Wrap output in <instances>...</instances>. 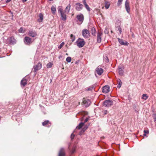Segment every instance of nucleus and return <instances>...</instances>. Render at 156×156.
<instances>
[{"label":"nucleus","instance_id":"obj_12","mask_svg":"<svg viewBox=\"0 0 156 156\" xmlns=\"http://www.w3.org/2000/svg\"><path fill=\"white\" fill-rule=\"evenodd\" d=\"M90 101L89 99H84L83 102V105L86 107L89 106L90 104Z\"/></svg>","mask_w":156,"mask_h":156},{"label":"nucleus","instance_id":"obj_23","mask_svg":"<svg viewBox=\"0 0 156 156\" xmlns=\"http://www.w3.org/2000/svg\"><path fill=\"white\" fill-rule=\"evenodd\" d=\"M91 34L93 36H96V31L95 28L92 27L91 28Z\"/></svg>","mask_w":156,"mask_h":156},{"label":"nucleus","instance_id":"obj_36","mask_svg":"<svg viewBox=\"0 0 156 156\" xmlns=\"http://www.w3.org/2000/svg\"><path fill=\"white\" fill-rule=\"evenodd\" d=\"M52 64L51 62H49L48 63L47 65V68H50L52 66Z\"/></svg>","mask_w":156,"mask_h":156},{"label":"nucleus","instance_id":"obj_30","mask_svg":"<svg viewBox=\"0 0 156 156\" xmlns=\"http://www.w3.org/2000/svg\"><path fill=\"white\" fill-rule=\"evenodd\" d=\"M148 96L146 94H143L142 95V98L145 100H147L148 98Z\"/></svg>","mask_w":156,"mask_h":156},{"label":"nucleus","instance_id":"obj_8","mask_svg":"<svg viewBox=\"0 0 156 156\" xmlns=\"http://www.w3.org/2000/svg\"><path fill=\"white\" fill-rule=\"evenodd\" d=\"M103 33L101 32L98 31L97 33V42L98 43H100L101 41V36H102Z\"/></svg>","mask_w":156,"mask_h":156},{"label":"nucleus","instance_id":"obj_33","mask_svg":"<svg viewBox=\"0 0 156 156\" xmlns=\"http://www.w3.org/2000/svg\"><path fill=\"white\" fill-rule=\"evenodd\" d=\"M65 43L64 42H62L58 46V48L59 49H61L63 46L64 45Z\"/></svg>","mask_w":156,"mask_h":156},{"label":"nucleus","instance_id":"obj_7","mask_svg":"<svg viewBox=\"0 0 156 156\" xmlns=\"http://www.w3.org/2000/svg\"><path fill=\"white\" fill-rule=\"evenodd\" d=\"M24 42L26 45H29L32 42L31 38L28 37L26 36L24 39Z\"/></svg>","mask_w":156,"mask_h":156},{"label":"nucleus","instance_id":"obj_38","mask_svg":"<svg viewBox=\"0 0 156 156\" xmlns=\"http://www.w3.org/2000/svg\"><path fill=\"white\" fill-rule=\"evenodd\" d=\"M144 134L143 135L144 136H146V134H148L149 133V131L148 130H144Z\"/></svg>","mask_w":156,"mask_h":156},{"label":"nucleus","instance_id":"obj_41","mask_svg":"<svg viewBox=\"0 0 156 156\" xmlns=\"http://www.w3.org/2000/svg\"><path fill=\"white\" fill-rule=\"evenodd\" d=\"M153 117L154 119V121L155 122L156 121V115L154 114L153 115Z\"/></svg>","mask_w":156,"mask_h":156},{"label":"nucleus","instance_id":"obj_20","mask_svg":"<svg viewBox=\"0 0 156 156\" xmlns=\"http://www.w3.org/2000/svg\"><path fill=\"white\" fill-rule=\"evenodd\" d=\"M42 124L43 126L47 125V126L48 127L50 126L51 125V123L48 120L45 121L44 122L42 123Z\"/></svg>","mask_w":156,"mask_h":156},{"label":"nucleus","instance_id":"obj_40","mask_svg":"<svg viewBox=\"0 0 156 156\" xmlns=\"http://www.w3.org/2000/svg\"><path fill=\"white\" fill-rule=\"evenodd\" d=\"M108 112V111L107 110H104L102 111V113L104 115H105L107 114Z\"/></svg>","mask_w":156,"mask_h":156},{"label":"nucleus","instance_id":"obj_22","mask_svg":"<svg viewBox=\"0 0 156 156\" xmlns=\"http://www.w3.org/2000/svg\"><path fill=\"white\" fill-rule=\"evenodd\" d=\"M39 18L38 19L37 21L38 22H41L43 20V15L42 13H40L39 14Z\"/></svg>","mask_w":156,"mask_h":156},{"label":"nucleus","instance_id":"obj_37","mask_svg":"<svg viewBox=\"0 0 156 156\" xmlns=\"http://www.w3.org/2000/svg\"><path fill=\"white\" fill-rule=\"evenodd\" d=\"M123 0H118V1L117 2V5L118 6L120 5H121L122 4V2Z\"/></svg>","mask_w":156,"mask_h":156},{"label":"nucleus","instance_id":"obj_39","mask_svg":"<svg viewBox=\"0 0 156 156\" xmlns=\"http://www.w3.org/2000/svg\"><path fill=\"white\" fill-rule=\"evenodd\" d=\"M122 29L121 27L120 26L118 27V30L119 31L120 34L122 33Z\"/></svg>","mask_w":156,"mask_h":156},{"label":"nucleus","instance_id":"obj_18","mask_svg":"<svg viewBox=\"0 0 156 156\" xmlns=\"http://www.w3.org/2000/svg\"><path fill=\"white\" fill-rule=\"evenodd\" d=\"M65 153L64 149L63 148H61L59 151L58 156H65Z\"/></svg>","mask_w":156,"mask_h":156},{"label":"nucleus","instance_id":"obj_13","mask_svg":"<svg viewBox=\"0 0 156 156\" xmlns=\"http://www.w3.org/2000/svg\"><path fill=\"white\" fill-rule=\"evenodd\" d=\"M96 71L98 75H101L103 73V70L102 68L98 67L96 69Z\"/></svg>","mask_w":156,"mask_h":156},{"label":"nucleus","instance_id":"obj_27","mask_svg":"<svg viewBox=\"0 0 156 156\" xmlns=\"http://www.w3.org/2000/svg\"><path fill=\"white\" fill-rule=\"evenodd\" d=\"M83 123L81 122L79 124V125L77 126H76V128L78 129H80L83 126Z\"/></svg>","mask_w":156,"mask_h":156},{"label":"nucleus","instance_id":"obj_10","mask_svg":"<svg viewBox=\"0 0 156 156\" xmlns=\"http://www.w3.org/2000/svg\"><path fill=\"white\" fill-rule=\"evenodd\" d=\"M76 18L77 20L80 22L81 23H82L84 20V16L83 14L80 13L76 16Z\"/></svg>","mask_w":156,"mask_h":156},{"label":"nucleus","instance_id":"obj_44","mask_svg":"<svg viewBox=\"0 0 156 156\" xmlns=\"http://www.w3.org/2000/svg\"><path fill=\"white\" fill-rule=\"evenodd\" d=\"M89 119V118H86L84 120V122L85 123V122H87L88 120Z\"/></svg>","mask_w":156,"mask_h":156},{"label":"nucleus","instance_id":"obj_17","mask_svg":"<svg viewBox=\"0 0 156 156\" xmlns=\"http://www.w3.org/2000/svg\"><path fill=\"white\" fill-rule=\"evenodd\" d=\"M9 41L10 44H14L16 43V41L13 37H12L9 39Z\"/></svg>","mask_w":156,"mask_h":156},{"label":"nucleus","instance_id":"obj_35","mask_svg":"<svg viewBox=\"0 0 156 156\" xmlns=\"http://www.w3.org/2000/svg\"><path fill=\"white\" fill-rule=\"evenodd\" d=\"M85 8H86V9L87 10L89 11V12H90V11L91 10V9L89 7V6H88V5L87 4L86 5H85Z\"/></svg>","mask_w":156,"mask_h":156},{"label":"nucleus","instance_id":"obj_4","mask_svg":"<svg viewBox=\"0 0 156 156\" xmlns=\"http://www.w3.org/2000/svg\"><path fill=\"white\" fill-rule=\"evenodd\" d=\"M28 35L32 37H34L37 36V32L34 30L30 29L29 30Z\"/></svg>","mask_w":156,"mask_h":156},{"label":"nucleus","instance_id":"obj_5","mask_svg":"<svg viewBox=\"0 0 156 156\" xmlns=\"http://www.w3.org/2000/svg\"><path fill=\"white\" fill-rule=\"evenodd\" d=\"M82 35L85 38H87L90 36V33L89 30L87 29H83L82 31Z\"/></svg>","mask_w":156,"mask_h":156},{"label":"nucleus","instance_id":"obj_6","mask_svg":"<svg viewBox=\"0 0 156 156\" xmlns=\"http://www.w3.org/2000/svg\"><path fill=\"white\" fill-rule=\"evenodd\" d=\"M76 10L78 11L81 10L83 8V5L79 2L75 4V5Z\"/></svg>","mask_w":156,"mask_h":156},{"label":"nucleus","instance_id":"obj_48","mask_svg":"<svg viewBox=\"0 0 156 156\" xmlns=\"http://www.w3.org/2000/svg\"><path fill=\"white\" fill-rule=\"evenodd\" d=\"M96 73H95V76H97L96 75Z\"/></svg>","mask_w":156,"mask_h":156},{"label":"nucleus","instance_id":"obj_29","mask_svg":"<svg viewBox=\"0 0 156 156\" xmlns=\"http://www.w3.org/2000/svg\"><path fill=\"white\" fill-rule=\"evenodd\" d=\"M76 148V147L75 145H74L71 151V153L72 154H73L75 152Z\"/></svg>","mask_w":156,"mask_h":156},{"label":"nucleus","instance_id":"obj_16","mask_svg":"<svg viewBox=\"0 0 156 156\" xmlns=\"http://www.w3.org/2000/svg\"><path fill=\"white\" fill-rule=\"evenodd\" d=\"M118 41L119 43L122 45H128V43L126 42H124L122 39H120L119 38H117Z\"/></svg>","mask_w":156,"mask_h":156},{"label":"nucleus","instance_id":"obj_42","mask_svg":"<svg viewBox=\"0 0 156 156\" xmlns=\"http://www.w3.org/2000/svg\"><path fill=\"white\" fill-rule=\"evenodd\" d=\"M74 135L73 133H72L71 135V138L72 139H73L74 137Z\"/></svg>","mask_w":156,"mask_h":156},{"label":"nucleus","instance_id":"obj_1","mask_svg":"<svg viewBox=\"0 0 156 156\" xmlns=\"http://www.w3.org/2000/svg\"><path fill=\"white\" fill-rule=\"evenodd\" d=\"M58 13L60 14L61 19L63 21H65L66 19V16L63 12V10L61 6H59L58 7Z\"/></svg>","mask_w":156,"mask_h":156},{"label":"nucleus","instance_id":"obj_31","mask_svg":"<svg viewBox=\"0 0 156 156\" xmlns=\"http://www.w3.org/2000/svg\"><path fill=\"white\" fill-rule=\"evenodd\" d=\"M70 37L71 39V41L72 42H73L75 40V37L74 35H73V34H71L70 35Z\"/></svg>","mask_w":156,"mask_h":156},{"label":"nucleus","instance_id":"obj_47","mask_svg":"<svg viewBox=\"0 0 156 156\" xmlns=\"http://www.w3.org/2000/svg\"><path fill=\"white\" fill-rule=\"evenodd\" d=\"M11 0H7L6 2H9Z\"/></svg>","mask_w":156,"mask_h":156},{"label":"nucleus","instance_id":"obj_19","mask_svg":"<svg viewBox=\"0 0 156 156\" xmlns=\"http://www.w3.org/2000/svg\"><path fill=\"white\" fill-rule=\"evenodd\" d=\"M27 80L23 78L21 81V86H22L23 87L25 86L27 84Z\"/></svg>","mask_w":156,"mask_h":156},{"label":"nucleus","instance_id":"obj_43","mask_svg":"<svg viewBox=\"0 0 156 156\" xmlns=\"http://www.w3.org/2000/svg\"><path fill=\"white\" fill-rule=\"evenodd\" d=\"M105 59L106 60V62H109V60L107 57L106 56L105 58Z\"/></svg>","mask_w":156,"mask_h":156},{"label":"nucleus","instance_id":"obj_49","mask_svg":"<svg viewBox=\"0 0 156 156\" xmlns=\"http://www.w3.org/2000/svg\"><path fill=\"white\" fill-rule=\"evenodd\" d=\"M88 90H90L89 89H88Z\"/></svg>","mask_w":156,"mask_h":156},{"label":"nucleus","instance_id":"obj_28","mask_svg":"<svg viewBox=\"0 0 156 156\" xmlns=\"http://www.w3.org/2000/svg\"><path fill=\"white\" fill-rule=\"evenodd\" d=\"M19 32L20 33H23L25 32V30H23V27H20L18 30Z\"/></svg>","mask_w":156,"mask_h":156},{"label":"nucleus","instance_id":"obj_46","mask_svg":"<svg viewBox=\"0 0 156 156\" xmlns=\"http://www.w3.org/2000/svg\"><path fill=\"white\" fill-rule=\"evenodd\" d=\"M23 2H24L27 1V0H22Z\"/></svg>","mask_w":156,"mask_h":156},{"label":"nucleus","instance_id":"obj_14","mask_svg":"<svg viewBox=\"0 0 156 156\" xmlns=\"http://www.w3.org/2000/svg\"><path fill=\"white\" fill-rule=\"evenodd\" d=\"M109 87L107 86H105L103 87L102 92L105 93H107L109 91Z\"/></svg>","mask_w":156,"mask_h":156},{"label":"nucleus","instance_id":"obj_2","mask_svg":"<svg viewBox=\"0 0 156 156\" xmlns=\"http://www.w3.org/2000/svg\"><path fill=\"white\" fill-rule=\"evenodd\" d=\"M77 46L79 48H82L83 47L85 44V42L83 39L79 38L76 41Z\"/></svg>","mask_w":156,"mask_h":156},{"label":"nucleus","instance_id":"obj_21","mask_svg":"<svg viewBox=\"0 0 156 156\" xmlns=\"http://www.w3.org/2000/svg\"><path fill=\"white\" fill-rule=\"evenodd\" d=\"M70 5L69 4L66 7L65 9V12L67 13V14L68 13L70 10Z\"/></svg>","mask_w":156,"mask_h":156},{"label":"nucleus","instance_id":"obj_24","mask_svg":"<svg viewBox=\"0 0 156 156\" xmlns=\"http://www.w3.org/2000/svg\"><path fill=\"white\" fill-rule=\"evenodd\" d=\"M117 82L118 83V85L117 87L118 88H120L121 86L122 82L119 79L117 80Z\"/></svg>","mask_w":156,"mask_h":156},{"label":"nucleus","instance_id":"obj_34","mask_svg":"<svg viewBox=\"0 0 156 156\" xmlns=\"http://www.w3.org/2000/svg\"><path fill=\"white\" fill-rule=\"evenodd\" d=\"M71 57H68L66 58V61L68 62H71Z\"/></svg>","mask_w":156,"mask_h":156},{"label":"nucleus","instance_id":"obj_15","mask_svg":"<svg viewBox=\"0 0 156 156\" xmlns=\"http://www.w3.org/2000/svg\"><path fill=\"white\" fill-rule=\"evenodd\" d=\"M124 68L121 66H119L118 67V72L120 76H122L123 75L124 71L123 70Z\"/></svg>","mask_w":156,"mask_h":156},{"label":"nucleus","instance_id":"obj_3","mask_svg":"<svg viewBox=\"0 0 156 156\" xmlns=\"http://www.w3.org/2000/svg\"><path fill=\"white\" fill-rule=\"evenodd\" d=\"M113 101L111 100H105L103 103V105L105 107H109L113 105Z\"/></svg>","mask_w":156,"mask_h":156},{"label":"nucleus","instance_id":"obj_45","mask_svg":"<svg viewBox=\"0 0 156 156\" xmlns=\"http://www.w3.org/2000/svg\"><path fill=\"white\" fill-rule=\"evenodd\" d=\"M83 3L84 5L87 4L85 0H83Z\"/></svg>","mask_w":156,"mask_h":156},{"label":"nucleus","instance_id":"obj_9","mask_svg":"<svg viewBox=\"0 0 156 156\" xmlns=\"http://www.w3.org/2000/svg\"><path fill=\"white\" fill-rule=\"evenodd\" d=\"M126 9L128 13H129L130 9L129 6V3L128 0H126L125 2Z\"/></svg>","mask_w":156,"mask_h":156},{"label":"nucleus","instance_id":"obj_11","mask_svg":"<svg viewBox=\"0 0 156 156\" xmlns=\"http://www.w3.org/2000/svg\"><path fill=\"white\" fill-rule=\"evenodd\" d=\"M42 67V64L40 62L38 63L37 65L34 66V71L35 72L40 69Z\"/></svg>","mask_w":156,"mask_h":156},{"label":"nucleus","instance_id":"obj_32","mask_svg":"<svg viewBox=\"0 0 156 156\" xmlns=\"http://www.w3.org/2000/svg\"><path fill=\"white\" fill-rule=\"evenodd\" d=\"M87 127H84V128H83V129H82V131L79 133V134L80 135H81L82 133H83L87 129Z\"/></svg>","mask_w":156,"mask_h":156},{"label":"nucleus","instance_id":"obj_26","mask_svg":"<svg viewBox=\"0 0 156 156\" xmlns=\"http://www.w3.org/2000/svg\"><path fill=\"white\" fill-rule=\"evenodd\" d=\"M110 4L109 2H105V7L106 9H108L110 6Z\"/></svg>","mask_w":156,"mask_h":156},{"label":"nucleus","instance_id":"obj_25","mask_svg":"<svg viewBox=\"0 0 156 156\" xmlns=\"http://www.w3.org/2000/svg\"><path fill=\"white\" fill-rule=\"evenodd\" d=\"M51 11L53 14L55 15L56 12V8L55 7L52 6L51 8Z\"/></svg>","mask_w":156,"mask_h":156}]
</instances>
